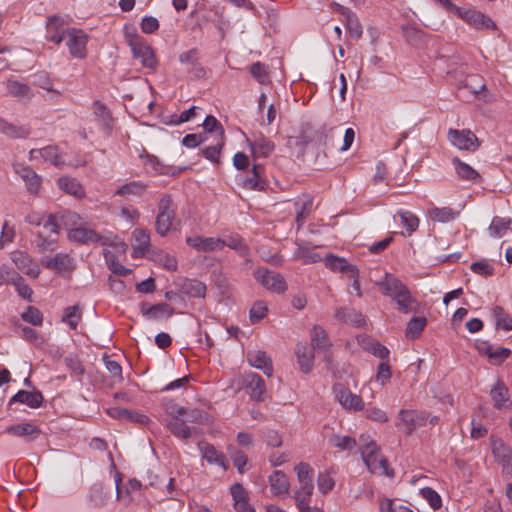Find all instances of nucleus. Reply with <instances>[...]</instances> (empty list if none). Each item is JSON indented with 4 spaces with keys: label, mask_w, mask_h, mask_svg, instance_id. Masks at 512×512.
<instances>
[{
    "label": "nucleus",
    "mask_w": 512,
    "mask_h": 512,
    "mask_svg": "<svg viewBox=\"0 0 512 512\" xmlns=\"http://www.w3.org/2000/svg\"><path fill=\"white\" fill-rule=\"evenodd\" d=\"M94 115L97 118V120L100 122L102 128L105 131L111 130L112 117H111L109 110L107 109V107L104 104H102L98 101H96L94 103Z\"/></svg>",
    "instance_id": "obj_47"
},
{
    "label": "nucleus",
    "mask_w": 512,
    "mask_h": 512,
    "mask_svg": "<svg viewBox=\"0 0 512 512\" xmlns=\"http://www.w3.org/2000/svg\"><path fill=\"white\" fill-rule=\"evenodd\" d=\"M79 215L75 212L65 210L56 214H50L43 225L51 233H58L62 226L68 228L75 225L79 220Z\"/></svg>",
    "instance_id": "obj_8"
},
{
    "label": "nucleus",
    "mask_w": 512,
    "mask_h": 512,
    "mask_svg": "<svg viewBox=\"0 0 512 512\" xmlns=\"http://www.w3.org/2000/svg\"><path fill=\"white\" fill-rule=\"evenodd\" d=\"M33 84L52 93L56 97H60L61 93L53 89L52 80L46 72H38L33 76Z\"/></svg>",
    "instance_id": "obj_54"
},
{
    "label": "nucleus",
    "mask_w": 512,
    "mask_h": 512,
    "mask_svg": "<svg viewBox=\"0 0 512 512\" xmlns=\"http://www.w3.org/2000/svg\"><path fill=\"white\" fill-rule=\"evenodd\" d=\"M265 168L261 164H254L251 172L242 180V186L248 190L262 191L267 187L263 175Z\"/></svg>",
    "instance_id": "obj_15"
},
{
    "label": "nucleus",
    "mask_w": 512,
    "mask_h": 512,
    "mask_svg": "<svg viewBox=\"0 0 512 512\" xmlns=\"http://www.w3.org/2000/svg\"><path fill=\"white\" fill-rule=\"evenodd\" d=\"M335 318L344 323H350L355 326L364 324V317L360 312L354 309L339 308L335 312Z\"/></svg>",
    "instance_id": "obj_38"
},
{
    "label": "nucleus",
    "mask_w": 512,
    "mask_h": 512,
    "mask_svg": "<svg viewBox=\"0 0 512 512\" xmlns=\"http://www.w3.org/2000/svg\"><path fill=\"white\" fill-rule=\"evenodd\" d=\"M109 498L110 489L106 488L102 483L96 482L90 487L88 500L93 507H103Z\"/></svg>",
    "instance_id": "obj_26"
},
{
    "label": "nucleus",
    "mask_w": 512,
    "mask_h": 512,
    "mask_svg": "<svg viewBox=\"0 0 512 512\" xmlns=\"http://www.w3.org/2000/svg\"><path fill=\"white\" fill-rule=\"evenodd\" d=\"M447 138L453 146L460 150L473 152L480 146L476 135L468 129L457 130L451 128L448 131Z\"/></svg>",
    "instance_id": "obj_4"
},
{
    "label": "nucleus",
    "mask_w": 512,
    "mask_h": 512,
    "mask_svg": "<svg viewBox=\"0 0 512 512\" xmlns=\"http://www.w3.org/2000/svg\"><path fill=\"white\" fill-rule=\"evenodd\" d=\"M269 483L273 495L279 496L289 491L290 484L288 478L282 471H274L269 476Z\"/></svg>",
    "instance_id": "obj_32"
},
{
    "label": "nucleus",
    "mask_w": 512,
    "mask_h": 512,
    "mask_svg": "<svg viewBox=\"0 0 512 512\" xmlns=\"http://www.w3.org/2000/svg\"><path fill=\"white\" fill-rule=\"evenodd\" d=\"M299 484L300 486L294 495L296 503L310 501L314 490L313 481H300Z\"/></svg>",
    "instance_id": "obj_60"
},
{
    "label": "nucleus",
    "mask_w": 512,
    "mask_h": 512,
    "mask_svg": "<svg viewBox=\"0 0 512 512\" xmlns=\"http://www.w3.org/2000/svg\"><path fill=\"white\" fill-rule=\"evenodd\" d=\"M59 188L65 193L75 196L77 198H82L85 196V191L81 183L75 179L68 176H63L58 179Z\"/></svg>",
    "instance_id": "obj_33"
},
{
    "label": "nucleus",
    "mask_w": 512,
    "mask_h": 512,
    "mask_svg": "<svg viewBox=\"0 0 512 512\" xmlns=\"http://www.w3.org/2000/svg\"><path fill=\"white\" fill-rule=\"evenodd\" d=\"M6 432L10 435L24 438L27 441H31L39 437L41 430L38 426L29 423H18L7 427Z\"/></svg>",
    "instance_id": "obj_23"
},
{
    "label": "nucleus",
    "mask_w": 512,
    "mask_h": 512,
    "mask_svg": "<svg viewBox=\"0 0 512 512\" xmlns=\"http://www.w3.org/2000/svg\"><path fill=\"white\" fill-rule=\"evenodd\" d=\"M420 494L434 510H438L441 508V497L434 489L430 487L422 488L420 490Z\"/></svg>",
    "instance_id": "obj_62"
},
{
    "label": "nucleus",
    "mask_w": 512,
    "mask_h": 512,
    "mask_svg": "<svg viewBox=\"0 0 512 512\" xmlns=\"http://www.w3.org/2000/svg\"><path fill=\"white\" fill-rule=\"evenodd\" d=\"M131 51L133 58L139 60L141 65L150 70H155L158 66V61L156 59L153 48L148 44L146 40L142 42H134L131 43Z\"/></svg>",
    "instance_id": "obj_7"
},
{
    "label": "nucleus",
    "mask_w": 512,
    "mask_h": 512,
    "mask_svg": "<svg viewBox=\"0 0 512 512\" xmlns=\"http://www.w3.org/2000/svg\"><path fill=\"white\" fill-rule=\"evenodd\" d=\"M175 219V210L173 201L170 195L164 194L161 196L158 206L157 215L155 220V230L160 236H166L173 226Z\"/></svg>",
    "instance_id": "obj_2"
},
{
    "label": "nucleus",
    "mask_w": 512,
    "mask_h": 512,
    "mask_svg": "<svg viewBox=\"0 0 512 512\" xmlns=\"http://www.w3.org/2000/svg\"><path fill=\"white\" fill-rule=\"evenodd\" d=\"M253 275L262 286L273 292L281 293L287 289L284 277L266 268H258Z\"/></svg>",
    "instance_id": "obj_5"
},
{
    "label": "nucleus",
    "mask_w": 512,
    "mask_h": 512,
    "mask_svg": "<svg viewBox=\"0 0 512 512\" xmlns=\"http://www.w3.org/2000/svg\"><path fill=\"white\" fill-rule=\"evenodd\" d=\"M133 237L136 241L134 245L135 252L145 253L150 248V233L145 229H135Z\"/></svg>",
    "instance_id": "obj_50"
},
{
    "label": "nucleus",
    "mask_w": 512,
    "mask_h": 512,
    "mask_svg": "<svg viewBox=\"0 0 512 512\" xmlns=\"http://www.w3.org/2000/svg\"><path fill=\"white\" fill-rule=\"evenodd\" d=\"M180 291L188 297L201 298L205 296L206 286L199 280L185 279L180 284Z\"/></svg>",
    "instance_id": "obj_34"
},
{
    "label": "nucleus",
    "mask_w": 512,
    "mask_h": 512,
    "mask_svg": "<svg viewBox=\"0 0 512 512\" xmlns=\"http://www.w3.org/2000/svg\"><path fill=\"white\" fill-rule=\"evenodd\" d=\"M382 294L390 297L400 312L408 314L416 311L417 300L412 296L408 287L393 274L385 273L383 278L376 281Z\"/></svg>",
    "instance_id": "obj_1"
},
{
    "label": "nucleus",
    "mask_w": 512,
    "mask_h": 512,
    "mask_svg": "<svg viewBox=\"0 0 512 512\" xmlns=\"http://www.w3.org/2000/svg\"><path fill=\"white\" fill-rule=\"evenodd\" d=\"M68 229L69 239L81 244L98 243L103 239L95 230L85 226L68 227Z\"/></svg>",
    "instance_id": "obj_16"
},
{
    "label": "nucleus",
    "mask_w": 512,
    "mask_h": 512,
    "mask_svg": "<svg viewBox=\"0 0 512 512\" xmlns=\"http://www.w3.org/2000/svg\"><path fill=\"white\" fill-rule=\"evenodd\" d=\"M296 205V222L301 225L304 219L309 215L313 206V199L310 196H304L295 203Z\"/></svg>",
    "instance_id": "obj_52"
},
{
    "label": "nucleus",
    "mask_w": 512,
    "mask_h": 512,
    "mask_svg": "<svg viewBox=\"0 0 512 512\" xmlns=\"http://www.w3.org/2000/svg\"><path fill=\"white\" fill-rule=\"evenodd\" d=\"M203 128L206 133L214 134L215 139H224V129L214 116H206L203 122Z\"/></svg>",
    "instance_id": "obj_56"
},
{
    "label": "nucleus",
    "mask_w": 512,
    "mask_h": 512,
    "mask_svg": "<svg viewBox=\"0 0 512 512\" xmlns=\"http://www.w3.org/2000/svg\"><path fill=\"white\" fill-rule=\"evenodd\" d=\"M360 443V451L363 460H369L370 457H374L379 453V446L374 440L370 439L369 435L362 434L360 436Z\"/></svg>",
    "instance_id": "obj_49"
},
{
    "label": "nucleus",
    "mask_w": 512,
    "mask_h": 512,
    "mask_svg": "<svg viewBox=\"0 0 512 512\" xmlns=\"http://www.w3.org/2000/svg\"><path fill=\"white\" fill-rule=\"evenodd\" d=\"M44 266L56 272L68 271L72 268V259L68 254L57 253L54 257L43 262Z\"/></svg>",
    "instance_id": "obj_35"
},
{
    "label": "nucleus",
    "mask_w": 512,
    "mask_h": 512,
    "mask_svg": "<svg viewBox=\"0 0 512 512\" xmlns=\"http://www.w3.org/2000/svg\"><path fill=\"white\" fill-rule=\"evenodd\" d=\"M325 265L332 271L347 273L348 276H355L357 273V267L355 265L349 264L344 258L337 257L333 254L326 256Z\"/></svg>",
    "instance_id": "obj_28"
},
{
    "label": "nucleus",
    "mask_w": 512,
    "mask_h": 512,
    "mask_svg": "<svg viewBox=\"0 0 512 512\" xmlns=\"http://www.w3.org/2000/svg\"><path fill=\"white\" fill-rule=\"evenodd\" d=\"M495 408L501 409L509 401V391L507 386L500 380L494 385L490 391Z\"/></svg>",
    "instance_id": "obj_37"
},
{
    "label": "nucleus",
    "mask_w": 512,
    "mask_h": 512,
    "mask_svg": "<svg viewBox=\"0 0 512 512\" xmlns=\"http://www.w3.org/2000/svg\"><path fill=\"white\" fill-rule=\"evenodd\" d=\"M29 154H31V156H33V154H39L45 161L50 162L58 168H61L65 164V160L57 146H46L41 149H32Z\"/></svg>",
    "instance_id": "obj_29"
},
{
    "label": "nucleus",
    "mask_w": 512,
    "mask_h": 512,
    "mask_svg": "<svg viewBox=\"0 0 512 512\" xmlns=\"http://www.w3.org/2000/svg\"><path fill=\"white\" fill-rule=\"evenodd\" d=\"M296 356L301 371L305 374L311 372L314 364L313 348L309 347L307 344H298Z\"/></svg>",
    "instance_id": "obj_27"
},
{
    "label": "nucleus",
    "mask_w": 512,
    "mask_h": 512,
    "mask_svg": "<svg viewBox=\"0 0 512 512\" xmlns=\"http://www.w3.org/2000/svg\"><path fill=\"white\" fill-rule=\"evenodd\" d=\"M452 163L458 176L464 180L475 181L480 175L470 165L462 162L459 158L455 157L452 159Z\"/></svg>",
    "instance_id": "obj_45"
},
{
    "label": "nucleus",
    "mask_w": 512,
    "mask_h": 512,
    "mask_svg": "<svg viewBox=\"0 0 512 512\" xmlns=\"http://www.w3.org/2000/svg\"><path fill=\"white\" fill-rule=\"evenodd\" d=\"M179 61L181 64L186 65V71L193 78H202L205 76V69L199 63V52L197 49L193 48L186 52H183L179 55Z\"/></svg>",
    "instance_id": "obj_14"
},
{
    "label": "nucleus",
    "mask_w": 512,
    "mask_h": 512,
    "mask_svg": "<svg viewBox=\"0 0 512 512\" xmlns=\"http://www.w3.org/2000/svg\"><path fill=\"white\" fill-rule=\"evenodd\" d=\"M198 448L201 452L203 459H205L210 464H215L222 467L224 470H227L228 463L226 460V456L219 452L214 445L207 442H199Z\"/></svg>",
    "instance_id": "obj_21"
},
{
    "label": "nucleus",
    "mask_w": 512,
    "mask_h": 512,
    "mask_svg": "<svg viewBox=\"0 0 512 512\" xmlns=\"http://www.w3.org/2000/svg\"><path fill=\"white\" fill-rule=\"evenodd\" d=\"M155 262L159 265L163 266L165 269L169 271H176L178 267L177 260L174 256L164 253L158 252L154 256Z\"/></svg>",
    "instance_id": "obj_63"
},
{
    "label": "nucleus",
    "mask_w": 512,
    "mask_h": 512,
    "mask_svg": "<svg viewBox=\"0 0 512 512\" xmlns=\"http://www.w3.org/2000/svg\"><path fill=\"white\" fill-rule=\"evenodd\" d=\"M7 90L9 94L17 98L31 99L33 97L30 86L26 83H21L16 80H8Z\"/></svg>",
    "instance_id": "obj_43"
},
{
    "label": "nucleus",
    "mask_w": 512,
    "mask_h": 512,
    "mask_svg": "<svg viewBox=\"0 0 512 512\" xmlns=\"http://www.w3.org/2000/svg\"><path fill=\"white\" fill-rule=\"evenodd\" d=\"M108 414L115 419L120 420H131L135 422L144 423L148 421V417L142 414L133 413L132 411L124 408H110Z\"/></svg>",
    "instance_id": "obj_44"
},
{
    "label": "nucleus",
    "mask_w": 512,
    "mask_h": 512,
    "mask_svg": "<svg viewBox=\"0 0 512 512\" xmlns=\"http://www.w3.org/2000/svg\"><path fill=\"white\" fill-rule=\"evenodd\" d=\"M103 361L106 369L110 373V377L113 383H120L123 381L122 367L116 360L111 359L108 356H103Z\"/></svg>",
    "instance_id": "obj_55"
},
{
    "label": "nucleus",
    "mask_w": 512,
    "mask_h": 512,
    "mask_svg": "<svg viewBox=\"0 0 512 512\" xmlns=\"http://www.w3.org/2000/svg\"><path fill=\"white\" fill-rule=\"evenodd\" d=\"M18 402L26 404L30 408H39L43 402V395L40 391H18L9 401V405Z\"/></svg>",
    "instance_id": "obj_25"
},
{
    "label": "nucleus",
    "mask_w": 512,
    "mask_h": 512,
    "mask_svg": "<svg viewBox=\"0 0 512 512\" xmlns=\"http://www.w3.org/2000/svg\"><path fill=\"white\" fill-rule=\"evenodd\" d=\"M141 312L145 317L151 319H159L162 317H170L174 314V309L167 303H158L155 305L147 306V304L141 305Z\"/></svg>",
    "instance_id": "obj_30"
},
{
    "label": "nucleus",
    "mask_w": 512,
    "mask_h": 512,
    "mask_svg": "<svg viewBox=\"0 0 512 512\" xmlns=\"http://www.w3.org/2000/svg\"><path fill=\"white\" fill-rule=\"evenodd\" d=\"M167 427L175 437L184 440L190 438L192 433L196 431V429H191L183 418L177 416L167 421Z\"/></svg>",
    "instance_id": "obj_31"
},
{
    "label": "nucleus",
    "mask_w": 512,
    "mask_h": 512,
    "mask_svg": "<svg viewBox=\"0 0 512 512\" xmlns=\"http://www.w3.org/2000/svg\"><path fill=\"white\" fill-rule=\"evenodd\" d=\"M146 184L141 181H132L120 186L116 191L117 196H141L146 191Z\"/></svg>",
    "instance_id": "obj_41"
},
{
    "label": "nucleus",
    "mask_w": 512,
    "mask_h": 512,
    "mask_svg": "<svg viewBox=\"0 0 512 512\" xmlns=\"http://www.w3.org/2000/svg\"><path fill=\"white\" fill-rule=\"evenodd\" d=\"M427 325V319L422 316L413 317L406 326L405 335L410 340L417 339Z\"/></svg>",
    "instance_id": "obj_40"
},
{
    "label": "nucleus",
    "mask_w": 512,
    "mask_h": 512,
    "mask_svg": "<svg viewBox=\"0 0 512 512\" xmlns=\"http://www.w3.org/2000/svg\"><path fill=\"white\" fill-rule=\"evenodd\" d=\"M335 11L345 17L346 28L350 36L356 40L360 39L363 34L362 25L357 16L347 7L340 4H334Z\"/></svg>",
    "instance_id": "obj_17"
},
{
    "label": "nucleus",
    "mask_w": 512,
    "mask_h": 512,
    "mask_svg": "<svg viewBox=\"0 0 512 512\" xmlns=\"http://www.w3.org/2000/svg\"><path fill=\"white\" fill-rule=\"evenodd\" d=\"M455 14L475 29L495 28V23L489 17L479 11L472 9L462 10L461 8H458Z\"/></svg>",
    "instance_id": "obj_10"
},
{
    "label": "nucleus",
    "mask_w": 512,
    "mask_h": 512,
    "mask_svg": "<svg viewBox=\"0 0 512 512\" xmlns=\"http://www.w3.org/2000/svg\"><path fill=\"white\" fill-rule=\"evenodd\" d=\"M429 214L432 220L445 223L456 219L459 212L450 207H434Z\"/></svg>",
    "instance_id": "obj_46"
},
{
    "label": "nucleus",
    "mask_w": 512,
    "mask_h": 512,
    "mask_svg": "<svg viewBox=\"0 0 512 512\" xmlns=\"http://www.w3.org/2000/svg\"><path fill=\"white\" fill-rule=\"evenodd\" d=\"M232 505L235 512H256L255 508L249 502L248 491L240 483H234L230 487Z\"/></svg>",
    "instance_id": "obj_13"
},
{
    "label": "nucleus",
    "mask_w": 512,
    "mask_h": 512,
    "mask_svg": "<svg viewBox=\"0 0 512 512\" xmlns=\"http://www.w3.org/2000/svg\"><path fill=\"white\" fill-rule=\"evenodd\" d=\"M243 384L253 400L259 402L264 401L266 395V385L260 375L253 372L246 373L243 376Z\"/></svg>",
    "instance_id": "obj_12"
},
{
    "label": "nucleus",
    "mask_w": 512,
    "mask_h": 512,
    "mask_svg": "<svg viewBox=\"0 0 512 512\" xmlns=\"http://www.w3.org/2000/svg\"><path fill=\"white\" fill-rule=\"evenodd\" d=\"M363 461L371 473L391 476V474L388 472L387 460L381 455H379V453L376 454L374 457H370L369 462L368 459H365Z\"/></svg>",
    "instance_id": "obj_42"
},
{
    "label": "nucleus",
    "mask_w": 512,
    "mask_h": 512,
    "mask_svg": "<svg viewBox=\"0 0 512 512\" xmlns=\"http://www.w3.org/2000/svg\"><path fill=\"white\" fill-rule=\"evenodd\" d=\"M429 419L425 411L402 409L398 413L396 426L407 435H411L417 428L424 426Z\"/></svg>",
    "instance_id": "obj_3"
},
{
    "label": "nucleus",
    "mask_w": 512,
    "mask_h": 512,
    "mask_svg": "<svg viewBox=\"0 0 512 512\" xmlns=\"http://www.w3.org/2000/svg\"><path fill=\"white\" fill-rule=\"evenodd\" d=\"M224 143V139H216V142L213 145L202 149V155L212 163L220 164V154L224 147Z\"/></svg>",
    "instance_id": "obj_51"
},
{
    "label": "nucleus",
    "mask_w": 512,
    "mask_h": 512,
    "mask_svg": "<svg viewBox=\"0 0 512 512\" xmlns=\"http://www.w3.org/2000/svg\"><path fill=\"white\" fill-rule=\"evenodd\" d=\"M336 399L342 405L343 408L350 411H360L364 408V402L362 398L351 392L350 389L346 388L342 384H338L334 387Z\"/></svg>",
    "instance_id": "obj_9"
},
{
    "label": "nucleus",
    "mask_w": 512,
    "mask_h": 512,
    "mask_svg": "<svg viewBox=\"0 0 512 512\" xmlns=\"http://www.w3.org/2000/svg\"><path fill=\"white\" fill-rule=\"evenodd\" d=\"M294 256L295 258L302 260L304 264L317 263L321 261V256L317 252L305 246H299L295 251Z\"/></svg>",
    "instance_id": "obj_59"
},
{
    "label": "nucleus",
    "mask_w": 512,
    "mask_h": 512,
    "mask_svg": "<svg viewBox=\"0 0 512 512\" xmlns=\"http://www.w3.org/2000/svg\"><path fill=\"white\" fill-rule=\"evenodd\" d=\"M88 37L83 30L70 28L66 31L65 41L70 54L79 59L86 56V44Z\"/></svg>",
    "instance_id": "obj_6"
},
{
    "label": "nucleus",
    "mask_w": 512,
    "mask_h": 512,
    "mask_svg": "<svg viewBox=\"0 0 512 512\" xmlns=\"http://www.w3.org/2000/svg\"><path fill=\"white\" fill-rule=\"evenodd\" d=\"M81 320V311L78 305L65 308L62 321L67 323L72 330H76Z\"/></svg>",
    "instance_id": "obj_53"
},
{
    "label": "nucleus",
    "mask_w": 512,
    "mask_h": 512,
    "mask_svg": "<svg viewBox=\"0 0 512 512\" xmlns=\"http://www.w3.org/2000/svg\"><path fill=\"white\" fill-rule=\"evenodd\" d=\"M64 361L73 375L80 378L85 374V368L76 355H68L65 357Z\"/></svg>",
    "instance_id": "obj_64"
},
{
    "label": "nucleus",
    "mask_w": 512,
    "mask_h": 512,
    "mask_svg": "<svg viewBox=\"0 0 512 512\" xmlns=\"http://www.w3.org/2000/svg\"><path fill=\"white\" fill-rule=\"evenodd\" d=\"M329 442L340 450H352L357 446L356 439L351 436L332 435Z\"/></svg>",
    "instance_id": "obj_57"
},
{
    "label": "nucleus",
    "mask_w": 512,
    "mask_h": 512,
    "mask_svg": "<svg viewBox=\"0 0 512 512\" xmlns=\"http://www.w3.org/2000/svg\"><path fill=\"white\" fill-rule=\"evenodd\" d=\"M254 158H267L275 150V144L262 133H257L247 139Z\"/></svg>",
    "instance_id": "obj_11"
},
{
    "label": "nucleus",
    "mask_w": 512,
    "mask_h": 512,
    "mask_svg": "<svg viewBox=\"0 0 512 512\" xmlns=\"http://www.w3.org/2000/svg\"><path fill=\"white\" fill-rule=\"evenodd\" d=\"M247 360L251 366L262 370L268 377L272 376V362L266 352L260 350L249 351L247 353Z\"/></svg>",
    "instance_id": "obj_24"
},
{
    "label": "nucleus",
    "mask_w": 512,
    "mask_h": 512,
    "mask_svg": "<svg viewBox=\"0 0 512 512\" xmlns=\"http://www.w3.org/2000/svg\"><path fill=\"white\" fill-rule=\"evenodd\" d=\"M311 344L313 349L320 351H327L331 342L328 339V336L325 330L320 326H314L310 333Z\"/></svg>",
    "instance_id": "obj_36"
},
{
    "label": "nucleus",
    "mask_w": 512,
    "mask_h": 512,
    "mask_svg": "<svg viewBox=\"0 0 512 512\" xmlns=\"http://www.w3.org/2000/svg\"><path fill=\"white\" fill-rule=\"evenodd\" d=\"M335 485V481L328 471H323L318 474L317 486L322 494L330 492Z\"/></svg>",
    "instance_id": "obj_61"
},
{
    "label": "nucleus",
    "mask_w": 512,
    "mask_h": 512,
    "mask_svg": "<svg viewBox=\"0 0 512 512\" xmlns=\"http://www.w3.org/2000/svg\"><path fill=\"white\" fill-rule=\"evenodd\" d=\"M12 261L16 267L23 273L27 274L32 278H37L40 274V268L37 264L33 263L32 259L27 253L14 252L12 254Z\"/></svg>",
    "instance_id": "obj_22"
},
{
    "label": "nucleus",
    "mask_w": 512,
    "mask_h": 512,
    "mask_svg": "<svg viewBox=\"0 0 512 512\" xmlns=\"http://www.w3.org/2000/svg\"><path fill=\"white\" fill-rule=\"evenodd\" d=\"M492 452L502 466L503 472L512 475V450L502 441H495L492 445Z\"/></svg>",
    "instance_id": "obj_20"
},
{
    "label": "nucleus",
    "mask_w": 512,
    "mask_h": 512,
    "mask_svg": "<svg viewBox=\"0 0 512 512\" xmlns=\"http://www.w3.org/2000/svg\"><path fill=\"white\" fill-rule=\"evenodd\" d=\"M186 243L199 252H208L214 251L218 249H222L224 247V242L221 238L215 237H187Z\"/></svg>",
    "instance_id": "obj_18"
},
{
    "label": "nucleus",
    "mask_w": 512,
    "mask_h": 512,
    "mask_svg": "<svg viewBox=\"0 0 512 512\" xmlns=\"http://www.w3.org/2000/svg\"><path fill=\"white\" fill-rule=\"evenodd\" d=\"M492 315L497 329L505 331L512 330V317L504 310L502 306H494L492 308Z\"/></svg>",
    "instance_id": "obj_39"
},
{
    "label": "nucleus",
    "mask_w": 512,
    "mask_h": 512,
    "mask_svg": "<svg viewBox=\"0 0 512 512\" xmlns=\"http://www.w3.org/2000/svg\"><path fill=\"white\" fill-rule=\"evenodd\" d=\"M511 225V219L494 217L488 230L492 237H502L509 229Z\"/></svg>",
    "instance_id": "obj_48"
},
{
    "label": "nucleus",
    "mask_w": 512,
    "mask_h": 512,
    "mask_svg": "<svg viewBox=\"0 0 512 512\" xmlns=\"http://www.w3.org/2000/svg\"><path fill=\"white\" fill-rule=\"evenodd\" d=\"M398 216L400 218V223L403 225L408 235L412 234L419 226V218L415 216L410 211H399Z\"/></svg>",
    "instance_id": "obj_58"
},
{
    "label": "nucleus",
    "mask_w": 512,
    "mask_h": 512,
    "mask_svg": "<svg viewBox=\"0 0 512 512\" xmlns=\"http://www.w3.org/2000/svg\"><path fill=\"white\" fill-rule=\"evenodd\" d=\"M14 171L23 179L30 193H38L41 186V177L33 169L23 164H15Z\"/></svg>",
    "instance_id": "obj_19"
}]
</instances>
